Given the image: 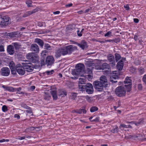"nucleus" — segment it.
Instances as JSON below:
<instances>
[{"instance_id": "1", "label": "nucleus", "mask_w": 146, "mask_h": 146, "mask_svg": "<svg viewBox=\"0 0 146 146\" xmlns=\"http://www.w3.org/2000/svg\"><path fill=\"white\" fill-rule=\"evenodd\" d=\"M77 49L76 47L73 46L72 45L60 48L56 50L55 56L56 58H58L60 57L61 55L64 56L67 54H70Z\"/></svg>"}, {"instance_id": "2", "label": "nucleus", "mask_w": 146, "mask_h": 146, "mask_svg": "<svg viewBox=\"0 0 146 146\" xmlns=\"http://www.w3.org/2000/svg\"><path fill=\"white\" fill-rule=\"evenodd\" d=\"M79 89L81 91H86L88 94H92L94 92L93 86L91 84H87L85 85H80Z\"/></svg>"}, {"instance_id": "3", "label": "nucleus", "mask_w": 146, "mask_h": 146, "mask_svg": "<svg viewBox=\"0 0 146 146\" xmlns=\"http://www.w3.org/2000/svg\"><path fill=\"white\" fill-rule=\"evenodd\" d=\"M85 66L81 64H77L76 66V69L72 71V74L78 75L81 73L84 72Z\"/></svg>"}, {"instance_id": "4", "label": "nucleus", "mask_w": 146, "mask_h": 146, "mask_svg": "<svg viewBox=\"0 0 146 146\" xmlns=\"http://www.w3.org/2000/svg\"><path fill=\"white\" fill-rule=\"evenodd\" d=\"M115 92L118 96L122 97L125 95L126 90L123 87L120 86L116 88Z\"/></svg>"}, {"instance_id": "5", "label": "nucleus", "mask_w": 146, "mask_h": 146, "mask_svg": "<svg viewBox=\"0 0 146 146\" xmlns=\"http://www.w3.org/2000/svg\"><path fill=\"white\" fill-rule=\"evenodd\" d=\"M26 58L33 63H36L39 60V57L34 56L33 53H30L27 54L26 56Z\"/></svg>"}, {"instance_id": "6", "label": "nucleus", "mask_w": 146, "mask_h": 146, "mask_svg": "<svg viewBox=\"0 0 146 146\" xmlns=\"http://www.w3.org/2000/svg\"><path fill=\"white\" fill-rule=\"evenodd\" d=\"M130 78L131 77H127L124 81V83L125 84V86L127 92H129L131 90V80L130 79Z\"/></svg>"}, {"instance_id": "7", "label": "nucleus", "mask_w": 146, "mask_h": 146, "mask_svg": "<svg viewBox=\"0 0 146 146\" xmlns=\"http://www.w3.org/2000/svg\"><path fill=\"white\" fill-rule=\"evenodd\" d=\"M10 18L8 17L3 16L2 20L1 21L0 26L1 27H5L8 25L10 24V23L9 21Z\"/></svg>"}, {"instance_id": "8", "label": "nucleus", "mask_w": 146, "mask_h": 146, "mask_svg": "<svg viewBox=\"0 0 146 146\" xmlns=\"http://www.w3.org/2000/svg\"><path fill=\"white\" fill-rule=\"evenodd\" d=\"M93 85L96 90L99 91H102L103 90V88L104 87V84H102L99 82V81H96L93 83Z\"/></svg>"}, {"instance_id": "9", "label": "nucleus", "mask_w": 146, "mask_h": 146, "mask_svg": "<svg viewBox=\"0 0 146 146\" xmlns=\"http://www.w3.org/2000/svg\"><path fill=\"white\" fill-rule=\"evenodd\" d=\"M35 65H33L31 63L25 64L23 65L25 70L27 72H32L34 68H35Z\"/></svg>"}, {"instance_id": "10", "label": "nucleus", "mask_w": 146, "mask_h": 146, "mask_svg": "<svg viewBox=\"0 0 146 146\" xmlns=\"http://www.w3.org/2000/svg\"><path fill=\"white\" fill-rule=\"evenodd\" d=\"M10 72V70L9 68L7 67L2 68L1 70L0 73L1 75L3 76H8Z\"/></svg>"}, {"instance_id": "11", "label": "nucleus", "mask_w": 146, "mask_h": 146, "mask_svg": "<svg viewBox=\"0 0 146 146\" xmlns=\"http://www.w3.org/2000/svg\"><path fill=\"white\" fill-rule=\"evenodd\" d=\"M25 68L20 64H17L16 66V70L17 73L21 75H23L25 73Z\"/></svg>"}, {"instance_id": "12", "label": "nucleus", "mask_w": 146, "mask_h": 146, "mask_svg": "<svg viewBox=\"0 0 146 146\" xmlns=\"http://www.w3.org/2000/svg\"><path fill=\"white\" fill-rule=\"evenodd\" d=\"M54 61V59L52 56H48L47 57L46 60V64L47 66L52 65Z\"/></svg>"}, {"instance_id": "13", "label": "nucleus", "mask_w": 146, "mask_h": 146, "mask_svg": "<svg viewBox=\"0 0 146 146\" xmlns=\"http://www.w3.org/2000/svg\"><path fill=\"white\" fill-rule=\"evenodd\" d=\"M107 58L108 61L111 62L110 64L111 66L113 67L115 66V61L114 56L111 54H109L107 56Z\"/></svg>"}, {"instance_id": "14", "label": "nucleus", "mask_w": 146, "mask_h": 146, "mask_svg": "<svg viewBox=\"0 0 146 146\" xmlns=\"http://www.w3.org/2000/svg\"><path fill=\"white\" fill-rule=\"evenodd\" d=\"M30 49L31 51L33 52L34 53H37L39 52V47L36 44H31Z\"/></svg>"}, {"instance_id": "15", "label": "nucleus", "mask_w": 146, "mask_h": 146, "mask_svg": "<svg viewBox=\"0 0 146 146\" xmlns=\"http://www.w3.org/2000/svg\"><path fill=\"white\" fill-rule=\"evenodd\" d=\"M99 82L102 84H104L103 85L104 87L106 88L107 87L108 85L107 80L105 76H102L100 77Z\"/></svg>"}, {"instance_id": "16", "label": "nucleus", "mask_w": 146, "mask_h": 146, "mask_svg": "<svg viewBox=\"0 0 146 146\" xmlns=\"http://www.w3.org/2000/svg\"><path fill=\"white\" fill-rule=\"evenodd\" d=\"M36 63V64L35 65V69H40L42 66L46 64L45 60L43 59H41L40 60V62H38V60Z\"/></svg>"}, {"instance_id": "17", "label": "nucleus", "mask_w": 146, "mask_h": 146, "mask_svg": "<svg viewBox=\"0 0 146 146\" xmlns=\"http://www.w3.org/2000/svg\"><path fill=\"white\" fill-rule=\"evenodd\" d=\"M38 11V9L37 8H36L32 10V11H27L23 15V17H26L30 15H31L36 13Z\"/></svg>"}, {"instance_id": "18", "label": "nucleus", "mask_w": 146, "mask_h": 146, "mask_svg": "<svg viewBox=\"0 0 146 146\" xmlns=\"http://www.w3.org/2000/svg\"><path fill=\"white\" fill-rule=\"evenodd\" d=\"M7 51L8 53L10 54H13L15 52L14 48L13 45H10L7 46Z\"/></svg>"}, {"instance_id": "19", "label": "nucleus", "mask_w": 146, "mask_h": 146, "mask_svg": "<svg viewBox=\"0 0 146 146\" xmlns=\"http://www.w3.org/2000/svg\"><path fill=\"white\" fill-rule=\"evenodd\" d=\"M50 92L52 96L53 100H56L58 98L56 90L54 89H52L51 90Z\"/></svg>"}, {"instance_id": "20", "label": "nucleus", "mask_w": 146, "mask_h": 146, "mask_svg": "<svg viewBox=\"0 0 146 146\" xmlns=\"http://www.w3.org/2000/svg\"><path fill=\"white\" fill-rule=\"evenodd\" d=\"M73 113H76L78 114H81L82 113H86V111L84 109H80L79 110H74L72 111Z\"/></svg>"}, {"instance_id": "21", "label": "nucleus", "mask_w": 146, "mask_h": 146, "mask_svg": "<svg viewBox=\"0 0 146 146\" xmlns=\"http://www.w3.org/2000/svg\"><path fill=\"white\" fill-rule=\"evenodd\" d=\"M123 62L122 60H120L117 63L116 66L117 68L119 70H121L123 67Z\"/></svg>"}, {"instance_id": "22", "label": "nucleus", "mask_w": 146, "mask_h": 146, "mask_svg": "<svg viewBox=\"0 0 146 146\" xmlns=\"http://www.w3.org/2000/svg\"><path fill=\"white\" fill-rule=\"evenodd\" d=\"M35 42L37 43L41 47H42L44 44V42L42 40L38 38L35 39Z\"/></svg>"}, {"instance_id": "23", "label": "nucleus", "mask_w": 146, "mask_h": 146, "mask_svg": "<svg viewBox=\"0 0 146 146\" xmlns=\"http://www.w3.org/2000/svg\"><path fill=\"white\" fill-rule=\"evenodd\" d=\"M110 67L108 64L106 63H104L102 64L101 67L100 68V69H102V70H104L106 69H108L109 70L110 69Z\"/></svg>"}, {"instance_id": "24", "label": "nucleus", "mask_w": 146, "mask_h": 146, "mask_svg": "<svg viewBox=\"0 0 146 146\" xmlns=\"http://www.w3.org/2000/svg\"><path fill=\"white\" fill-rule=\"evenodd\" d=\"M131 136L133 138H134L136 140L137 139L141 140L143 139V136L141 134H138L137 135H134Z\"/></svg>"}, {"instance_id": "25", "label": "nucleus", "mask_w": 146, "mask_h": 146, "mask_svg": "<svg viewBox=\"0 0 146 146\" xmlns=\"http://www.w3.org/2000/svg\"><path fill=\"white\" fill-rule=\"evenodd\" d=\"M3 87L6 90L9 92H15V90H16V89L14 88L11 87L3 86Z\"/></svg>"}, {"instance_id": "26", "label": "nucleus", "mask_w": 146, "mask_h": 146, "mask_svg": "<svg viewBox=\"0 0 146 146\" xmlns=\"http://www.w3.org/2000/svg\"><path fill=\"white\" fill-rule=\"evenodd\" d=\"M78 45L83 49H84L87 46L86 43L84 41H83L81 44H79Z\"/></svg>"}, {"instance_id": "27", "label": "nucleus", "mask_w": 146, "mask_h": 146, "mask_svg": "<svg viewBox=\"0 0 146 146\" xmlns=\"http://www.w3.org/2000/svg\"><path fill=\"white\" fill-rule=\"evenodd\" d=\"M118 78V77L117 76L112 75L110 76L111 80L110 81L113 83H116L117 82V81H114L112 79L115 80Z\"/></svg>"}, {"instance_id": "28", "label": "nucleus", "mask_w": 146, "mask_h": 146, "mask_svg": "<svg viewBox=\"0 0 146 146\" xmlns=\"http://www.w3.org/2000/svg\"><path fill=\"white\" fill-rule=\"evenodd\" d=\"M44 99L45 100H49L50 98V96L49 95L48 93L46 92H44Z\"/></svg>"}, {"instance_id": "29", "label": "nucleus", "mask_w": 146, "mask_h": 146, "mask_svg": "<svg viewBox=\"0 0 146 146\" xmlns=\"http://www.w3.org/2000/svg\"><path fill=\"white\" fill-rule=\"evenodd\" d=\"M67 93L65 91H60L58 92V95L61 97H64L66 96Z\"/></svg>"}, {"instance_id": "30", "label": "nucleus", "mask_w": 146, "mask_h": 146, "mask_svg": "<svg viewBox=\"0 0 146 146\" xmlns=\"http://www.w3.org/2000/svg\"><path fill=\"white\" fill-rule=\"evenodd\" d=\"M86 80L84 78H80L79 79V86L80 85H81L82 84H85Z\"/></svg>"}, {"instance_id": "31", "label": "nucleus", "mask_w": 146, "mask_h": 146, "mask_svg": "<svg viewBox=\"0 0 146 146\" xmlns=\"http://www.w3.org/2000/svg\"><path fill=\"white\" fill-rule=\"evenodd\" d=\"M115 60L116 62H117L121 58V56L120 54L117 53L115 54Z\"/></svg>"}, {"instance_id": "32", "label": "nucleus", "mask_w": 146, "mask_h": 146, "mask_svg": "<svg viewBox=\"0 0 146 146\" xmlns=\"http://www.w3.org/2000/svg\"><path fill=\"white\" fill-rule=\"evenodd\" d=\"M9 66L11 70L13 69H15V68H16L15 65L13 61L10 62L9 63Z\"/></svg>"}, {"instance_id": "33", "label": "nucleus", "mask_w": 146, "mask_h": 146, "mask_svg": "<svg viewBox=\"0 0 146 146\" xmlns=\"http://www.w3.org/2000/svg\"><path fill=\"white\" fill-rule=\"evenodd\" d=\"M98 108L96 106L92 107L90 109V111L91 112H93L98 111Z\"/></svg>"}, {"instance_id": "34", "label": "nucleus", "mask_w": 146, "mask_h": 146, "mask_svg": "<svg viewBox=\"0 0 146 146\" xmlns=\"http://www.w3.org/2000/svg\"><path fill=\"white\" fill-rule=\"evenodd\" d=\"M118 127L117 126H115V127H113V129L111 130V131L112 133H117L118 132Z\"/></svg>"}, {"instance_id": "35", "label": "nucleus", "mask_w": 146, "mask_h": 146, "mask_svg": "<svg viewBox=\"0 0 146 146\" xmlns=\"http://www.w3.org/2000/svg\"><path fill=\"white\" fill-rule=\"evenodd\" d=\"M2 111L4 112H7L8 110V107L6 105H3L2 108Z\"/></svg>"}, {"instance_id": "36", "label": "nucleus", "mask_w": 146, "mask_h": 146, "mask_svg": "<svg viewBox=\"0 0 146 146\" xmlns=\"http://www.w3.org/2000/svg\"><path fill=\"white\" fill-rule=\"evenodd\" d=\"M32 3L33 2L31 0H28L26 1V3L29 7L31 6V5L32 4Z\"/></svg>"}, {"instance_id": "37", "label": "nucleus", "mask_w": 146, "mask_h": 146, "mask_svg": "<svg viewBox=\"0 0 146 146\" xmlns=\"http://www.w3.org/2000/svg\"><path fill=\"white\" fill-rule=\"evenodd\" d=\"M77 94L76 93H73L70 96V98L73 100H74L76 98Z\"/></svg>"}, {"instance_id": "38", "label": "nucleus", "mask_w": 146, "mask_h": 146, "mask_svg": "<svg viewBox=\"0 0 146 146\" xmlns=\"http://www.w3.org/2000/svg\"><path fill=\"white\" fill-rule=\"evenodd\" d=\"M44 48L47 50H50L51 47L48 44H45L44 46Z\"/></svg>"}, {"instance_id": "39", "label": "nucleus", "mask_w": 146, "mask_h": 146, "mask_svg": "<svg viewBox=\"0 0 146 146\" xmlns=\"http://www.w3.org/2000/svg\"><path fill=\"white\" fill-rule=\"evenodd\" d=\"M84 31V29H82V30L81 31V32L79 33V32H80V31L78 30L77 31V35H78V36H82V32Z\"/></svg>"}, {"instance_id": "40", "label": "nucleus", "mask_w": 146, "mask_h": 146, "mask_svg": "<svg viewBox=\"0 0 146 146\" xmlns=\"http://www.w3.org/2000/svg\"><path fill=\"white\" fill-rule=\"evenodd\" d=\"M86 72V74H92V72L90 67H89V68L87 69Z\"/></svg>"}, {"instance_id": "41", "label": "nucleus", "mask_w": 146, "mask_h": 146, "mask_svg": "<svg viewBox=\"0 0 146 146\" xmlns=\"http://www.w3.org/2000/svg\"><path fill=\"white\" fill-rule=\"evenodd\" d=\"M13 44L15 48L16 49H18L20 47V45L17 42H15L12 44Z\"/></svg>"}, {"instance_id": "42", "label": "nucleus", "mask_w": 146, "mask_h": 146, "mask_svg": "<svg viewBox=\"0 0 146 146\" xmlns=\"http://www.w3.org/2000/svg\"><path fill=\"white\" fill-rule=\"evenodd\" d=\"M103 72L105 75H108L111 73V71L110 70H105L103 71Z\"/></svg>"}, {"instance_id": "43", "label": "nucleus", "mask_w": 146, "mask_h": 146, "mask_svg": "<svg viewBox=\"0 0 146 146\" xmlns=\"http://www.w3.org/2000/svg\"><path fill=\"white\" fill-rule=\"evenodd\" d=\"M27 110L26 111V112L27 113L30 114L33 113L32 110L30 107H29L28 109H27Z\"/></svg>"}, {"instance_id": "44", "label": "nucleus", "mask_w": 146, "mask_h": 146, "mask_svg": "<svg viewBox=\"0 0 146 146\" xmlns=\"http://www.w3.org/2000/svg\"><path fill=\"white\" fill-rule=\"evenodd\" d=\"M130 71L131 73H134L135 72L136 69L133 67H131L130 68Z\"/></svg>"}, {"instance_id": "45", "label": "nucleus", "mask_w": 146, "mask_h": 146, "mask_svg": "<svg viewBox=\"0 0 146 146\" xmlns=\"http://www.w3.org/2000/svg\"><path fill=\"white\" fill-rule=\"evenodd\" d=\"M21 106L23 108L25 109H28L30 107L27 105L25 104H22L21 105Z\"/></svg>"}, {"instance_id": "46", "label": "nucleus", "mask_w": 146, "mask_h": 146, "mask_svg": "<svg viewBox=\"0 0 146 146\" xmlns=\"http://www.w3.org/2000/svg\"><path fill=\"white\" fill-rule=\"evenodd\" d=\"M86 78H87L89 80H90L92 78V76L91 74L86 75Z\"/></svg>"}, {"instance_id": "47", "label": "nucleus", "mask_w": 146, "mask_h": 146, "mask_svg": "<svg viewBox=\"0 0 146 146\" xmlns=\"http://www.w3.org/2000/svg\"><path fill=\"white\" fill-rule=\"evenodd\" d=\"M8 36L11 38H13L15 37V34L11 32L9 34Z\"/></svg>"}, {"instance_id": "48", "label": "nucleus", "mask_w": 146, "mask_h": 146, "mask_svg": "<svg viewBox=\"0 0 146 146\" xmlns=\"http://www.w3.org/2000/svg\"><path fill=\"white\" fill-rule=\"evenodd\" d=\"M112 33L110 31H108L104 35L105 36H109L111 35Z\"/></svg>"}, {"instance_id": "49", "label": "nucleus", "mask_w": 146, "mask_h": 146, "mask_svg": "<svg viewBox=\"0 0 146 146\" xmlns=\"http://www.w3.org/2000/svg\"><path fill=\"white\" fill-rule=\"evenodd\" d=\"M113 42H115L116 43L119 42L120 41V39L118 38H115V39H113Z\"/></svg>"}, {"instance_id": "50", "label": "nucleus", "mask_w": 146, "mask_h": 146, "mask_svg": "<svg viewBox=\"0 0 146 146\" xmlns=\"http://www.w3.org/2000/svg\"><path fill=\"white\" fill-rule=\"evenodd\" d=\"M11 72L12 74L14 75H15L16 74V72H17L16 70V68L15 69H12L11 70Z\"/></svg>"}, {"instance_id": "51", "label": "nucleus", "mask_w": 146, "mask_h": 146, "mask_svg": "<svg viewBox=\"0 0 146 146\" xmlns=\"http://www.w3.org/2000/svg\"><path fill=\"white\" fill-rule=\"evenodd\" d=\"M100 119V117H97L95 119L91 120V121L92 122H98L99 121Z\"/></svg>"}, {"instance_id": "52", "label": "nucleus", "mask_w": 146, "mask_h": 146, "mask_svg": "<svg viewBox=\"0 0 146 146\" xmlns=\"http://www.w3.org/2000/svg\"><path fill=\"white\" fill-rule=\"evenodd\" d=\"M139 71L141 74H142L144 72V68L141 67L139 68Z\"/></svg>"}, {"instance_id": "53", "label": "nucleus", "mask_w": 146, "mask_h": 146, "mask_svg": "<svg viewBox=\"0 0 146 146\" xmlns=\"http://www.w3.org/2000/svg\"><path fill=\"white\" fill-rule=\"evenodd\" d=\"M84 97L89 102H91V98L88 96H84Z\"/></svg>"}, {"instance_id": "54", "label": "nucleus", "mask_w": 146, "mask_h": 146, "mask_svg": "<svg viewBox=\"0 0 146 146\" xmlns=\"http://www.w3.org/2000/svg\"><path fill=\"white\" fill-rule=\"evenodd\" d=\"M142 80L144 83L146 84V74H145L143 76Z\"/></svg>"}, {"instance_id": "55", "label": "nucleus", "mask_w": 146, "mask_h": 146, "mask_svg": "<svg viewBox=\"0 0 146 146\" xmlns=\"http://www.w3.org/2000/svg\"><path fill=\"white\" fill-rule=\"evenodd\" d=\"M54 71L53 70H51L50 71H47L45 72V73L47 74V75H50V74H52Z\"/></svg>"}, {"instance_id": "56", "label": "nucleus", "mask_w": 146, "mask_h": 146, "mask_svg": "<svg viewBox=\"0 0 146 146\" xmlns=\"http://www.w3.org/2000/svg\"><path fill=\"white\" fill-rule=\"evenodd\" d=\"M4 46L2 44L0 45V52H4Z\"/></svg>"}, {"instance_id": "57", "label": "nucleus", "mask_w": 146, "mask_h": 146, "mask_svg": "<svg viewBox=\"0 0 146 146\" xmlns=\"http://www.w3.org/2000/svg\"><path fill=\"white\" fill-rule=\"evenodd\" d=\"M138 89L139 90H141L142 89V86L141 84H139L138 85Z\"/></svg>"}, {"instance_id": "58", "label": "nucleus", "mask_w": 146, "mask_h": 146, "mask_svg": "<svg viewBox=\"0 0 146 146\" xmlns=\"http://www.w3.org/2000/svg\"><path fill=\"white\" fill-rule=\"evenodd\" d=\"M124 8L126 9L127 10H129V5L128 4L127 5H125L124 6Z\"/></svg>"}, {"instance_id": "59", "label": "nucleus", "mask_w": 146, "mask_h": 146, "mask_svg": "<svg viewBox=\"0 0 146 146\" xmlns=\"http://www.w3.org/2000/svg\"><path fill=\"white\" fill-rule=\"evenodd\" d=\"M127 125H125L124 124H121L119 126V128H121V127L127 128Z\"/></svg>"}, {"instance_id": "60", "label": "nucleus", "mask_w": 146, "mask_h": 146, "mask_svg": "<svg viewBox=\"0 0 146 146\" xmlns=\"http://www.w3.org/2000/svg\"><path fill=\"white\" fill-rule=\"evenodd\" d=\"M43 22H39L37 23V25L38 26L42 27L43 26Z\"/></svg>"}, {"instance_id": "61", "label": "nucleus", "mask_w": 146, "mask_h": 146, "mask_svg": "<svg viewBox=\"0 0 146 146\" xmlns=\"http://www.w3.org/2000/svg\"><path fill=\"white\" fill-rule=\"evenodd\" d=\"M16 90H15V91H17V92H20V91L21 90V87H19L17 88H15Z\"/></svg>"}, {"instance_id": "62", "label": "nucleus", "mask_w": 146, "mask_h": 146, "mask_svg": "<svg viewBox=\"0 0 146 146\" xmlns=\"http://www.w3.org/2000/svg\"><path fill=\"white\" fill-rule=\"evenodd\" d=\"M111 42L112 43L113 42V40H107L105 41V42Z\"/></svg>"}, {"instance_id": "63", "label": "nucleus", "mask_w": 146, "mask_h": 146, "mask_svg": "<svg viewBox=\"0 0 146 146\" xmlns=\"http://www.w3.org/2000/svg\"><path fill=\"white\" fill-rule=\"evenodd\" d=\"M35 86H32L30 87V89L32 91H33L35 89Z\"/></svg>"}, {"instance_id": "64", "label": "nucleus", "mask_w": 146, "mask_h": 146, "mask_svg": "<svg viewBox=\"0 0 146 146\" xmlns=\"http://www.w3.org/2000/svg\"><path fill=\"white\" fill-rule=\"evenodd\" d=\"M133 20H134V22L135 23H138L139 21V20L138 19H136V18L134 19H133Z\"/></svg>"}]
</instances>
